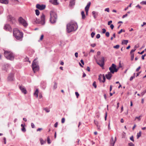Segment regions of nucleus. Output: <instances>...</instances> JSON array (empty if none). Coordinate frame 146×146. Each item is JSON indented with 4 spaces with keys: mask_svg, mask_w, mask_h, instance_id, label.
I'll list each match as a JSON object with an SVG mask.
<instances>
[{
    "mask_svg": "<svg viewBox=\"0 0 146 146\" xmlns=\"http://www.w3.org/2000/svg\"><path fill=\"white\" fill-rule=\"evenodd\" d=\"M77 28V25L76 22H71L67 25L66 30L68 33L76 31Z\"/></svg>",
    "mask_w": 146,
    "mask_h": 146,
    "instance_id": "nucleus-1",
    "label": "nucleus"
},
{
    "mask_svg": "<svg viewBox=\"0 0 146 146\" xmlns=\"http://www.w3.org/2000/svg\"><path fill=\"white\" fill-rule=\"evenodd\" d=\"M13 35L17 40L21 41L22 40L23 33L20 32L17 29L15 28L13 29Z\"/></svg>",
    "mask_w": 146,
    "mask_h": 146,
    "instance_id": "nucleus-2",
    "label": "nucleus"
},
{
    "mask_svg": "<svg viewBox=\"0 0 146 146\" xmlns=\"http://www.w3.org/2000/svg\"><path fill=\"white\" fill-rule=\"evenodd\" d=\"M45 16L44 14H42L40 17V21L38 20L36 18L34 19L33 21V24H40L42 25H44L45 24Z\"/></svg>",
    "mask_w": 146,
    "mask_h": 146,
    "instance_id": "nucleus-3",
    "label": "nucleus"
},
{
    "mask_svg": "<svg viewBox=\"0 0 146 146\" xmlns=\"http://www.w3.org/2000/svg\"><path fill=\"white\" fill-rule=\"evenodd\" d=\"M50 22L52 24L55 23L57 18L56 14L55 12L52 11L50 12Z\"/></svg>",
    "mask_w": 146,
    "mask_h": 146,
    "instance_id": "nucleus-4",
    "label": "nucleus"
},
{
    "mask_svg": "<svg viewBox=\"0 0 146 146\" xmlns=\"http://www.w3.org/2000/svg\"><path fill=\"white\" fill-rule=\"evenodd\" d=\"M32 68L34 73L38 71L39 67L38 65V62L37 58H35L33 61L32 64Z\"/></svg>",
    "mask_w": 146,
    "mask_h": 146,
    "instance_id": "nucleus-5",
    "label": "nucleus"
},
{
    "mask_svg": "<svg viewBox=\"0 0 146 146\" xmlns=\"http://www.w3.org/2000/svg\"><path fill=\"white\" fill-rule=\"evenodd\" d=\"M4 54L5 57L8 59L12 60L14 58L13 53L11 52L5 51L4 52Z\"/></svg>",
    "mask_w": 146,
    "mask_h": 146,
    "instance_id": "nucleus-6",
    "label": "nucleus"
},
{
    "mask_svg": "<svg viewBox=\"0 0 146 146\" xmlns=\"http://www.w3.org/2000/svg\"><path fill=\"white\" fill-rule=\"evenodd\" d=\"M110 72L113 74L115 72H117L118 70V69L116 68V65L114 64H112L111 66L109 68Z\"/></svg>",
    "mask_w": 146,
    "mask_h": 146,
    "instance_id": "nucleus-7",
    "label": "nucleus"
},
{
    "mask_svg": "<svg viewBox=\"0 0 146 146\" xmlns=\"http://www.w3.org/2000/svg\"><path fill=\"white\" fill-rule=\"evenodd\" d=\"M18 21L20 23L22 24L25 27H26L28 25L26 21L21 17L19 18Z\"/></svg>",
    "mask_w": 146,
    "mask_h": 146,
    "instance_id": "nucleus-8",
    "label": "nucleus"
},
{
    "mask_svg": "<svg viewBox=\"0 0 146 146\" xmlns=\"http://www.w3.org/2000/svg\"><path fill=\"white\" fill-rule=\"evenodd\" d=\"M104 57H102L101 60L99 61L98 60L96 59V61L97 64L101 67H103L104 65Z\"/></svg>",
    "mask_w": 146,
    "mask_h": 146,
    "instance_id": "nucleus-9",
    "label": "nucleus"
},
{
    "mask_svg": "<svg viewBox=\"0 0 146 146\" xmlns=\"http://www.w3.org/2000/svg\"><path fill=\"white\" fill-rule=\"evenodd\" d=\"M4 29L7 31H9L11 32L12 31L11 27L9 24H6L5 25Z\"/></svg>",
    "mask_w": 146,
    "mask_h": 146,
    "instance_id": "nucleus-10",
    "label": "nucleus"
},
{
    "mask_svg": "<svg viewBox=\"0 0 146 146\" xmlns=\"http://www.w3.org/2000/svg\"><path fill=\"white\" fill-rule=\"evenodd\" d=\"M36 8L41 10H43L46 7V5H40L39 4H37L36 5Z\"/></svg>",
    "mask_w": 146,
    "mask_h": 146,
    "instance_id": "nucleus-11",
    "label": "nucleus"
},
{
    "mask_svg": "<svg viewBox=\"0 0 146 146\" xmlns=\"http://www.w3.org/2000/svg\"><path fill=\"white\" fill-rule=\"evenodd\" d=\"M14 80V75L13 74L11 73L9 75L7 78V80L9 81H12Z\"/></svg>",
    "mask_w": 146,
    "mask_h": 146,
    "instance_id": "nucleus-12",
    "label": "nucleus"
},
{
    "mask_svg": "<svg viewBox=\"0 0 146 146\" xmlns=\"http://www.w3.org/2000/svg\"><path fill=\"white\" fill-rule=\"evenodd\" d=\"M19 87L22 93L25 94L27 93V91L24 87L22 86H19Z\"/></svg>",
    "mask_w": 146,
    "mask_h": 146,
    "instance_id": "nucleus-13",
    "label": "nucleus"
},
{
    "mask_svg": "<svg viewBox=\"0 0 146 146\" xmlns=\"http://www.w3.org/2000/svg\"><path fill=\"white\" fill-rule=\"evenodd\" d=\"M116 140V137H115V139L114 140H113V137H111L110 141V144L111 146H114Z\"/></svg>",
    "mask_w": 146,
    "mask_h": 146,
    "instance_id": "nucleus-14",
    "label": "nucleus"
},
{
    "mask_svg": "<svg viewBox=\"0 0 146 146\" xmlns=\"http://www.w3.org/2000/svg\"><path fill=\"white\" fill-rule=\"evenodd\" d=\"M112 73L110 72H108L107 74H106L105 76L106 78L109 80H110L112 76Z\"/></svg>",
    "mask_w": 146,
    "mask_h": 146,
    "instance_id": "nucleus-15",
    "label": "nucleus"
},
{
    "mask_svg": "<svg viewBox=\"0 0 146 146\" xmlns=\"http://www.w3.org/2000/svg\"><path fill=\"white\" fill-rule=\"evenodd\" d=\"M90 4H91L90 2H89L85 8V10L86 12V14L87 15L88 14V11L89 9V8L90 7Z\"/></svg>",
    "mask_w": 146,
    "mask_h": 146,
    "instance_id": "nucleus-16",
    "label": "nucleus"
},
{
    "mask_svg": "<svg viewBox=\"0 0 146 146\" xmlns=\"http://www.w3.org/2000/svg\"><path fill=\"white\" fill-rule=\"evenodd\" d=\"M75 4V0H71L70 2L69 6L72 7L74 6Z\"/></svg>",
    "mask_w": 146,
    "mask_h": 146,
    "instance_id": "nucleus-17",
    "label": "nucleus"
},
{
    "mask_svg": "<svg viewBox=\"0 0 146 146\" xmlns=\"http://www.w3.org/2000/svg\"><path fill=\"white\" fill-rule=\"evenodd\" d=\"M49 1L54 5H58V3L57 2V0H50Z\"/></svg>",
    "mask_w": 146,
    "mask_h": 146,
    "instance_id": "nucleus-18",
    "label": "nucleus"
},
{
    "mask_svg": "<svg viewBox=\"0 0 146 146\" xmlns=\"http://www.w3.org/2000/svg\"><path fill=\"white\" fill-rule=\"evenodd\" d=\"M8 19L9 21H15V18L13 17L11 15H9L8 17Z\"/></svg>",
    "mask_w": 146,
    "mask_h": 146,
    "instance_id": "nucleus-19",
    "label": "nucleus"
},
{
    "mask_svg": "<svg viewBox=\"0 0 146 146\" xmlns=\"http://www.w3.org/2000/svg\"><path fill=\"white\" fill-rule=\"evenodd\" d=\"M0 2L5 4H7L8 3V0H0Z\"/></svg>",
    "mask_w": 146,
    "mask_h": 146,
    "instance_id": "nucleus-20",
    "label": "nucleus"
},
{
    "mask_svg": "<svg viewBox=\"0 0 146 146\" xmlns=\"http://www.w3.org/2000/svg\"><path fill=\"white\" fill-rule=\"evenodd\" d=\"M81 15H82V19H84L85 18V15L84 11H82L81 12Z\"/></svg>",
    "mask_w": 146,
    "mask_h": 146,
    "instance_id": "nucleus-21",
    "label": "nucleus"
},
{
    "mask_svg": "<svg viewBox=\"0 0 146 146\" xmlns=\"http://www.w3.org/2000/svg\"><path fill=\"white\" fill-rule=\"evenodd\" d=\"M128 42V40H123L122 42V44H127Z\"/></svg>",
    "mask_w": 146,
    "mask_h": 146,
    "instance_id": "nucleus-22",
    "label": "nucleus"
},
{
    "mask_svg": "<svg viewBox=\"0 0 146 146\" xmlns=\"http://www.w3.org/2000/svg\"><path fill=\"white\" fill-rule=\"evenodd\" d=\"M38 89H36L34 93V95L36 96V98L38 97Z\"/></svg>",
    "mask_w": 146,
    "mask_h": 146,
    "instance_id": "nucleus-23",
    "label": "nucleus"
},
{
    "mask_svg": "<svg viewBox=\"0 0 146 146\" xmlns=\"http://www.w3.org/2000/svg\"><path fill=\"white\" fill-rule=\"evenodd\" d=\"M40 141L41 144L42 145L46 143L45 141H44V140L42 138H40Z\"/></svg>",
    "mask_w": 146,
    "mask_h": 146,
    "instance_id": "nucleus-24",
    "label": "nucleus"
},
{
    "mask_svg": "<svg viewBox=\"0 0 146 146\" xmlns=\"http://www.w3.org/2000/svg\"><path fill=\"white\" fill-rule=\"evenodd\" d=\"M98 14V13H96L95 11H93L92 12V15H93V17L94 18V19H96V15H95V14Z\"/></svg>",
    "mask_w": 146,
    "mask_h": 146,
    "instance_id": "nucleus-25",
    "label": "nucleus"
},
{
    "mask_svg": "<svg viewBox=\"0 0 146 146\" xmlns=\"http://www.w3.org/2000/svg\"><path fill=\"white\" fill-rule=\"evenodd\" d=\"M141 131H140L139 133H138L137 135V138L138 139L141 136Z\"/></svg>",
    "mask_w": 146,
    "mask_h": 146,
    "instance_id": "nucleus-26",
    "label": "nucleus"
},
{
    "mask_svg": "<svg viewBox=\"0 0 146 146\" xmlns=\"http://www.w3.org/2000/svg\"><path fill=\"white\" fill-rule=\"evenodd\" d=\"M35 11L36 15L37 16L39 15L40 14V12L39 11L38 9H36Z\"/></svg>",
    "mask_w": 146,
    "mask_h": 146,
    "instance_id": "nucleus-27",
    "label": "nucleus"
},
{
    "mask_svg": "<svg viewBox=\"0 0 146 146\" xmlns=\"http://www.w3.org/2000/svg\"><path fill=\"white\" fill-rule=\"evenodd\" d=\"M141 115H140L139 117H135V120H136V119H137L138 120V121H140L141 120L140 117H142Z\"/></svg>",
    "mask_w": 146,
    "mask_h": 146,
    "instance_id": "nucleus-28",
    "label": "nucleus"
},
{
    "mask_svg": "<svg viewBox=\"0 0 146 146\" xmlns=\"http://www.w3.org/2000/svg\"><path fill=\"white\" fill-rule=\"evenodd\" d=\"M54 84L53 86V88L55 89H56L57 87V83L55 82H54Z\"/></svg>",
    "mask_w": 146,
    "mask_h": 146,
    "instance_id": "nucleus-29",
    "label": "nucleus"
},
{
    "mask_svg": "<svg viewBox=\"0 0 146 146\" xmlns=\"http://www.w3.org/2000/svg\"><path fill=\"white\" fill-rule=\"evenodd\" d=\"M105 77L106 76H105L104 74H103V80L102 81L103 83H104L105 82V81H106Z\"/></svg>",
    "mask_w": 146,
    "mask_h": 146,
    "instance_id": "nucleus-30",
    "label": "nucleus"
},
{
    "mask_svg": "<svg viewBox=\"0 0 146 146\" xmlns=\"http://www.w3.org/2000/svg\"><path fill=\"white\" fill-rule=\"evenodd\" d=\"M131 3L129 4V5L128 7H126V8H125L124 9V11H126V10H127L128 8L129 7H131Z\"/></svg>",
    "mask_w": 146,
    "mask_h": 146,
    "instance_id": "nucleus-31",
    "label": "nucleus"
},
{
    "mask_svg": "<svg viewBox=\"0 0 146 146\" xmlns=\"http://www.w3.org/2000/svg\"><path fill=\"white\" fill-rule=\"evenodd\" d=\"M131 54V60L132 61L133 60L134 58V54Z\"/></svg>",
    "mask_w": 146,
    "mask_h": 146,
    "instance_id": "nucleus-32",
    "label": "nucleus"
},
{
    "mask_svg": "<svg viewBox=\"0 0 146 146\" xmlns=\"http://www.w3.org/2000/svg\"><path fill=\"white\" fill-rule=\"evenodd\" d=\"M122 32H125V30H123L122 29H121L119 32H118V34H120Z\"/></svg>",
    "mask_w": 146,
    "mask_h": 146,
    "instance_id": "nucleus-33",
    "label": "nucleus"
},
{
    "mask_svg": "<svg viewBox=\"0 0 146 146\" xmlns=\"http://www.w3.org/2000/svg\"><path fill=\"white\" fill-rule=\"evenodd\" d=\"M47 143L48 144L50 143L51 142L50 141V139L49 137H48L47 138Z\"/></svg>",
    "mask_w": 146,
    "mask_h": 146,
    "instance_id": "nucleus-34",
    "label": "nucleus"
},
{
    "mask_svg": "<svg viewBox=\"0 0 146 146\" xmlns=\"http://www.w3.org/2000/svg\"><path fill=\"white\" fill-rule=\"evenodd\" d=\"M119 47V45H117L115 46H113V48L116 49H118Z\"/></svg>",
    "mask_w": 146,
    "mask_h": 146,
    "instance_id": "nucleus-35",
    "label": "nucleus"
},
{
    "mask_svg": "<svg viewBox=\"0 0 146 146\" xmlns=\"http://www.w3.org/2000/svg\"><path fill=\"white\" fill-rule=\"evenodd\" d=\"M146 93V89L143 91V92H142L141 93V95L143 96L145 93Z\"/></svg>",
    "mask_w": 146,
    "mask_h": 146,
    "instance_id": "nucleus-36",
    "label": "nucleus"
},
{
    "mask_svg": "<svg viewBox=\"0 0 146 146\" xmlns=\"http://www.w3.org/2000/svg\"><path fill=\"white\" fill-rule=\"evenodd\" d=\"M44 110L47 113L49 112L50 111V110L47 108H44Z\"/></svg>",
    "mask_w": 146,
    "mask_h": 146,
    "instance_id": "nucleus-37",
    "label": "nucleus"
},
{
    "mask_svg": "<svg viewBox=\"0 0 146 146\" xmlns=\"http://www.w3.org/2000/svg\"><path fill=\"white\" fill-rule=\"evenodd\" d=\"M93 86L95 87V88H96L97 86L96 85V83L95 82H94L93 84Z\"/></svg>",
    "mask_w": 146,
    "mask_h": 146,
    "instance_id": "nucleus-38",
    "label": "nucleus"
},
{
    "mask_svg": "<svg viewBox=\"0 0 146 146\" xmlns=\"http://www.w3.org/2000/svg\"><path fill=\"white\" fill-rule=\"evenodd\" d=\"M136 50V49H134L130 51V54H134V53H133V52H135V50Z\"/></svg>",
    "mask_w": 146,
    "mask_h": 146,
    "instance_id": "nucleus-39",
    "label": "nucleus"
},
{
    "mask_svg": "<svg viewBox=\"0 0 146 146\" xmlns=\"http://www.w3.org/2000/svg\"><path fill=\"white\" fill-rule=\"evenodd\" d=\"M141 4L142 5H146V1H143L141 2Z\"/></svg>",
    "mask_w": 146,
    "mask_h": 146,
    "instance_id": "nucleus-40",
    "label": "nucleus"
},
{
    "mask_svg": "<svg viewBox=\"0 0 146 146\" xmlns=\"http://www.w3.org/2000/svg\"><path fill=\"white\" fill-rule=\"evenodd\" d=\"M21 130L23 131L24 132H25L26 131L25 128L24 127H22V128L21 129Z\"/></svg>",
    "mask_w": 146,
    "mask_h": 146,
    "instance_id": "nucleus-41",
    "label": "nucleus"
},
{
    "mask_svg": "<svg viewBox=\"0 0 146 146\" xmlns=\"http://www.w3.org/2000/svg\"><path fill=\"white\" fill-rule=\"evenodd\" d=\"M110 33L109 32H106V35L107 37H108L109 36Z\"/></svg>",
    "mask_w": 146,
    "mask_h": 146,
    "instance_id": "nucleus-42",
    "label": "nucleus"
},
{
    "mask_svg": "<svg viewBox=\"0 0 146 146\" xmlns=\"http://www.w3.org/2000/svg\"><path fill=\"white\" fill-rule=\"evenodd\" d=\"M130 139L131 141H132L133 142L134 141L133 136H132L131 137H130Z\"/></svg>",
    "mask_w": 146,
    "mask_h": 146,
    "instance_id": "nucleus-43",
    "label": "nucleus"
},
{
    "mask_svg": "<svg viewBox=\"0 0 146 146\" xmlns=\"http://www.w3.org/2000/svg\"><path fill=\"white\" fill-rule=\"evenodd\" d=\"M128 145L129 146H134V144L131 142L129 143Z\"/></svg>",
    "mask_w": 146,
    "mask_h": 146,
    "instance_id": "nucleus-44",
    "label": "nucleus"
},
{
    "mask_svg": "<svg viewBox=\"0 0 146 146\" xmlns=\"http://www.w3.org/2000/svg\"><path fill=\"white\" fill-rule=\"evenodd\" d=\"M95 35V33L93 32H92V33L91 34V37L92 38H93L94 37Z\"/></svg>",
    "mask_w": 146,
    "mask_h": 146,
    "instance_id": "nucleus-45",
    "label": "nucleus"
},
{
    "mask_svg": "<svg viewBox=\"0 0 146 146\" xmlns=\"http://www.w3.org/2000/svg\"><path fill=\"white\" fill-rule=\"evenodd\" d=\"M102 33H105L106 31V30L105 29H102Z\"/></svg>",
    "mask_w": 146,
    "mask_h": 146,
    "instance_id": "nucleus-46",
    "label": "nucleus"
},
{
    "mask_svg": "<svg viewBox=\"0 0 146 146\" xmlns=\"http://www.w3.org/2000/svg\"><path fill=\"white\" fill-rule=\"evenodd\" d=\"M105 11H107L108 12H109L110 11V9L109 8H108L105 9Z\"/></svg>",
    "mask_w": 146,
    "mask_h": 146,
    "instance_id": "nucleus-47",
    "label": "nucleus"
},
{
    "mask_svg": "<svg viewBox=\"0 0 146 146\" xmlns=\"http://www.w3.org/2000/svg\"><path fill=\"white\" fill-rule=\"evenodd\" d=\"M94 123L96 125V126L97 125H98V121L94 120Z\"/></svg>",
    "mask_w": 146,
    "mask_h": 146,
    "instance_id": "nucleus-48",
    "label": "nucleus"
},
{
    "mask_svg": "<svg viewBox=\"0 0 146 146\" xmlns=\"http://www.w3.org/2000/svg\"><path fill=\"white\" fill-rule=\"evenodd\" d=\"M65 118H63L62 119L61 122L62 123H64L65 122Z\"/></svg>",
    "mask_w": 146,
    "mask_h": 146,
    "instance_id": "nucleus-49",
    "label": "nucleus"
},
{
    "mask_svg": "<svg viewBox=\"0 0 146 146\" xmlns=\"http://www.w3.org/2000/svg\"><path fill=\"white\" fill-rule=\"evenodd\" d=\"M96 45V44L95 43L93 44H91V46L93 47H94Z\"/></svg>",
    "mask_w": 146,
    "mask_h": 146,
    "instance_id": "nucleus-50",
    "label": "nucleus"
},
{
    "mask_svg": "<svg viewBox=\"0 0 146 146\" xmlns=\"http://www.w3.org/2000/svg\"><path fill=\"white\" fill-rule=\"evenodd\" d=\"M100 37V35L99 34H98L96 36V38H99Z\"/></svg>",
    "mask_w": 146,
    "mask_h": 146,
    "instance_id": "nucleus-51",
    "label": "nucleus"
},
{
    "mask_svg": "<svg viewBox=\"0 0 146 146\" xmlns=\"http://www.w3.org/2000/svg\"><path fill=\"white\" fill-rule=\"evenodd\" d=\"M43 37H44V35H41L40 37V40H42L43 38Z\"/></svg>",
    "mask_w": 146,
    "mask_h": 146,
    "instance_id": "nucleus-52",
    "label": "nucleus"
},
{
    "mask_svg": "<svg viewBox=\"0 0 146 146\" xmlns=\"http://www.w3.org/2000/svg\"><path fill=\"white\" fill-rule=\"evenodd\" d=\"M31 126L32 128H34L35 127V126L33 123H31Z\"/></svg>",
    "mask_w": 146,
    "mask_h": 146,
    "instance_id": "nucleus-53",
    "label": "nucleus"
},
{
    "mask_svg": "<svg viewBox=\"0 0 146 146\" xmlns=\"http://www.w3.org/2000/svg\"><path fill=\"white\" fill-rule=\"evenodd\" d=\"M135 78V77H134V76H131L130 78V81H131L132 80H133V79Z\"/></svg>",
    "mask_w": 146,
    "mask_h": 146,
    "instance_id": "nucleus-54",
    "label": "nucleus"
},
{
    "mask_svg": "<svg viewBox=\"0 0 146 146\" xmlns=\"http://www.w3.org/2000/svg\"><path fill=\"white\" fill-rule=\"evenodd\" d=\"M75 94H76L77 97L78 98V96L79 95V93L78 92H75Z\"/></svg>",
    "mask_w": 146,
    "mask_h": 146,
    "instance_id": "nucleus-55",
    "label": "nucleus"
},
{
    "mask_svg": "<svg viewBox=\"0 0 146 146\" xmlns=\"http://www.w3.org/2000/svg\"><path fill=\"white\" fill-rule=\"evenodd\" d=\"M127 14H125L124 15H123V16H122V18L123 19L125 17H127Z\"/></svg>",
    "mask_w": 146,
    "mask_h": 146,
    "instance_id": "nucleus-56",
    "label": "nucleus"
},
{
    "mask_svg": "<svg viewBox=\"0 0 146 146\" xmlns=\"http://www.w3.org/2000/svg\"><path fill=\"white\" fill-rule=\"evenodd\" d=\"M58 123L57 122H56L54 125V127H57Z\"/></svg>",
    "mask_w": 146,
    "mask_h": 146,
    "instance_id": "nucleus-57",
    "label": "nucleus"
},
{
    "mask_svg": "<svg viewBox=\"0 0 146 146\" xmlns=\"http://www.w3.org/2000/svg\"><path fill=\"white\" fill-rule=\"evenodd\" d=\"M98 80L100 81V82H101L102 81H101L102 78L100 76V75H99V78H98Z\"/></svg>",
    "mask_w": 146,
    "mask_h": 146,
    "instance_id": "nucleus-58",
    "label": "nucleus"
},
{
    "mask_svg": "<svg viewBox=\"0 0 146 146\" xmlns=\"http://www.w3.org/2000/svg\"><path fill=\"white\" fill-rule=\"evenodd\" d=\"M42 130V128H38L37 129L36 131H40Z\"/></svg>",
    "mask_w": 146,
    "mask_h": 146,
    "instance_id": "nucleus-59",
    "label": "nucleus"
},
{
    "mask_svg": "<svg viewBox=\"0 0 146 146\" xmlns=\"http://www.w3.org/2000/svg\"><path fill=\"white\" fill-rule=\"evenodd\" d=\"M97 129H98L99 130H100V126L99 125H97Z\"/></svg>",
    "mask_w": 146,
    "mask_h": 146,
    "instance_id": "nucleus-60",
    "label": "nucleus"
},
{
    "mask_svg": "<svg viewBox=\"0 0 146 146\" xmlns=\"http://www.w3.org/2000/svg\"><path fill=\"white\" fill-rule=\"evenodd\" d=\"M144 50H143L141 52H138V53L139 54H143L144 53Z\"/></svg>",
    "mask_w": 146,
    "mask_h": 146,
    "instance_id": "nucleus-61",
    "label": "nucleus"
},
{
    "mask_svg": "<svg viewBox=\"0 0 146 146\" xmlns=\"http://www.w3.org/2000/svg\"><path fill=\"white\" fill-rule=\"evenodd\" d=\"M146 56V54H144L142 56L141 58L143 60L144 59V57Z\"/></svg>",
    "mask_w": 146,
    "mask_h": 146,
    "instance_id": "nucleus-62",
    "label": "nucleus"
},
{
    "mask_svg": "<svg viewBox=\"0 0 146 146\" xmlns=\"http://www.w3.org/2000/svg\"><path fill=\"white\" fill-rule=\"evenodd\" d=\"M141 68V67L140 66H139L136 69V72H138L139 70Z\"/></svg>",
    "mask_w": 146,
    "mask_h": 146,
    "instance_id": "nucleus-63",
    "label": "nucleus"
},
{
    "mask_svg": "<svg viewBox=\"0 0 146 146\" xmlns=\"http://www.w3.org/2000/svg\"><path fill=\"white\" fill-rule=\"evenodd\" d=\"M146 25V23L144 22L143 23V24L142 25H141V27H143L144 26V25Z\"/></svg>",
    "mask_w": 146,
    "mask_h": 146,
    "instance_id": "nucleus-64",
    "label": "nucleus"
}]
</instances>
